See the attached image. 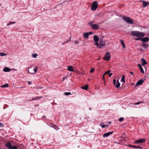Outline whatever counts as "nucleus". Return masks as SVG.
<instances>
[{"mask_svg": "<svg viewBox=\"0 0 149 149\" xmlns=\"http://www.w3.org/2000/svg\"><path fill=\"white\" fill-rule=\"evenodd\" d=\"M89 109L90 110H91V108H89Z\"/></svg>", "mask_w": 149, "mask_h": 149, "instance_id": "obj_53", "label": "nucleus"}, {"mask_svg": "<svg viewBox=\"0 0 149 149\" xmlns=\"http://www.w3.org/2000/svg\"><path fill=\"white\" fill-rule=\"evenodd\" d=\"M94 70L95 69L94 68H92L91 69L90 72L91 73H92L94 71Z\"/></svg>", "mask_w": 149, "mask_h": 149, "instance_id": "obj_40", "label": "nucleus"}, {"mask_svg": "<svg viewBox=\"0 0 149 149\" xmlns=\"http://www.w3.org/2000/svg\"><path fill=\"white\" fill-rule=\"evenodd\" d=\"M105 45V42L102 39H100L99 41L98 44L96 45L98 47L102 48V47L104 46Z\"/></svg>", "mask_w": 149, "mask_h": 149, "instance_id": "obj_6", "label": "nucleus"}, {"mask_svg": "<svg viewBox=\"0 0 149 149\" xmlns=\"http://www.w3.org/2000/svg\"><path fill=\"white\" fill-rule=\"evenodd\" d=\"M110 58L111 55L110 53L109 52H107L103 58V59L105 60L108 61Z\"/></svg>", "mask_w": 149, "mask_h": 149, "instance_id": "obj_7", "label": "nucleus"}, {"mask_svg": "<svg viewBox=\"0 0 149 149\" xmlns=\"http://www.w3.org/2000/svg\"><path fill=\"white\" fill-rule=\"evenodd\" d=\"M143 3V7H146L147 6L149 5V2H146L145 1H141Z\"/></svg>", "mask_w": 149, "mask_h": 149, "instance_id": "obj_13", "label": "nucleus"}, {"mask_svg": "<svg viewBox=\"0 0 149 149\" xmlns=\"http://www.w3.org/2000/svg\"><path fill=\"white\" fill-rule=\"evenodd\" d=\"M140 40L143 43L149 41V38L148 37L141 38H140Z\"/></svg>", "mask_w": 149, "mask_h": 149, "instance_id": "obj_8", "label": "nucleus"}, {"mask_svg": "<svg viewBox=\"0 0 149 149\" xmlns=\"http://www.w3.org/2000/svg\"><path fill=\"white\" fill-rule=\"evenodd\" d=\"M145 80L142 79H140L136 83V86L137 85H141L143 83L144 81Z\"/></svg>", "mask_w": 149, "mask_h": 149, "instance_id": "obj_11", "label": "nucleus"}, {"mask_svg": "<svg viewBox=\"0 0 149 149\" xmlns=\"http://www.w3.org/2000/svg\"><path fill=\"white\" fill-rule=\"evenodd\" d=\"M53 127L54 129H55V130H58L59 129V128L58 127H57V126H56L55 125H54V127Z\"/></svg>", "mask_w": 149, "mask_h": 149, "instance_id": "obj_32", "label": "nucleus"}, {"mask_svg": "<svg viewBox=\"0 0 149 149\" xmlns=\"http://www.w3.org/2000/svg\"><path fill=\"white\" fill-rule=\"evenodd\" d=\"M121 82H125V76L124 75H122V78L121 79Z\"/></svg>", "mask_w": 149, "mask_h": 149, "instance_id": "obj_25", "label": "nucleus"}, {"mask_svg": "<svg viewBox=\"0 0 149 149\" xmlns=\"http://www.w3.org/2000/svg\"><path fill=\"white\" fill-rule=\"evenodd\" d=\"M98 4L97 1L93 2L91 7V9L92 10L95 11L96 10Z\"/></svg>", "mask_w": 149, "mask_h": 149, "instance_id": "obj_4", "label": "nucleus"}, {"mask_svg": "<svg viewBox=\"0 0 149 149\" xmlns=\"http://www.w3.org/2000/svg\"><path fill=\"white\" fill-rule=\"evenodd\" d=\"M140 51H143V50L142 49H140Z\"/></svg>", "mask_w": 149, "mask_h": 149, "instance_id": "obj_52", "label": "nucleus"}, {"mask_svg": "<svg viewBox=\"0 0 149 149\" xmlns=\"http://www.w3.org/2000/svg\"><path fill=\"white\" fill-rule=\"evenodd\" d=\"M133 148H140V149L142 148L141 147L139 146H136L135 145H133Z\"/></svg>", "mask_w": 149, "mask_h": 149, "instance_id": "obj_28", "label": "nucleus"}, {"mask_svg": "<svg viewBox=\"0 0 149 149\" xmlns=\"http://www.w3.org/2000/svg\"><path fill=\"white\" fill-rule=\"evenodd\" d=\"M5 146L9 149H10L12 146L10 142H7L5 144Z\"/></svg>", "mask_w": 149, "mask_h": 149, "instance_id": "obj_15", "label": "nucleus"}, {"mask_svg": "<svg viewBox=\"0 0 149 149\" xmlns=\"http://www.w3.org/2000/svg\"><path fill=\"white\" fill-rule=\"evenodd\" d=\"M120 83L119 82V80H118L117 81V82L115 86L117 88H118L120 87Z\"/></svg>", "mask_w": 149, "mask_h": 149, "instance_id": "obj_20", "label": "nucleus"}, {"mask_svg": "<svg viewBox=\"0 0 149 149\" xmlns=\"http://www.w3.org/2000/svg\"><path fill=\"white\" fill-rule=\"evenodd\" d=\"M37 67H36L33 69H31V68H29L28 72L31 74H35L37 71Z\"/></svg>", "mask_w": 149, "mask_h": 149, "instance_id": "obj_5", "label": "nucleus"}, {"mask_svg": "<svg viewBox=\"0 0 149 149\" xmlns=\"http://www.w3.org/2000/svg\"><path fill=\"white\" fill-rule=\"evenodd\" d=\"M88 33L89 35H91V34H92V33H93L92 32H88Z\"/></svg>", "mask_w": 149, "mask_h": 149, "instance_id": "obj_49", "label": "nucleus"}, {"mask_svg": "<svg viewBox=\"0 0 149 149\" xmlns=\"http://www.w3.org/2000/svg\"><path fill=\"white\" fill-rule=\"evenodd\" d=\"M141 61L142 62L141 65L143 66H144L148 63L146 61V60L143 58H142Z\"/></svg>", "mask_w": 149, "mask_h": 149, "instance_id": "obj_14", "label": "nucleus"}, {"mask_svg": "<svg viewBox=\"0 0 149 149\" xmlns=\"http://www.w3.org/2000/svg\"><path fill=\"white\" fill-rule=\"evenodd\" d=\"M111 122H110V121H109V124H111Z\"/></svg>", "mask_w": 149, "mask_h": 149, "instance_id": "obj_54", "label": "nucleus"}, {"mask_svg": "<svg viewBox=\"0 0 149 149\" xmlns=\"http://www.w3.org/2000/svg\"><path fill=\"white\" fill-rule=\"evenodd\" d=\"M94 41L95 42V45H97L98 44V42L99 41V38L96 35H94L93 36Z\"/></svg>", "mask_w": 149, "mask_h": 149, "instance_id": "obj_10", "label": "nucleus"}, {"mask_svg": "<svg viewBox=\"0 0 149 149\" xmlns=\"http://www.w3.org/2000/svg\"><path fill=\"white\" fill-rule=\"evenodd\" d=\"M71 93L70 92H65V94L66 95H69L71 94Z\"/></svg>", "mask_w": 149, "mask_h": 149, "instance_id": "obj_38", "label": "nucleus"}, {"mask_svg": "<svg viewBox=\"0 0 149 149\" xmlns=\"http://www.w3.org/2000/svg\"><path fill=\"white\" fill-rule=\"evenodd\" d=\"M128 147L133 148V145H131V144H129V145H128Z\"/></svg>", "mask_w": 149, "mask_h": 149, "instance_id": "obj_45", "label": "nucleus"}, {"mask_svg": "<svg viewBox=\"0 0 149 149\" xmlns=\"http://www.w3.org/2000/svg\"><path fill=\"white\" fill-rule=\"evenodd\" d=\"M131 34L133 36L137 37H144L145 36L144 33L138 31H133L131 33Z\"/></svg>", "mask_w": 149, "mask_h": 149, "instance_id": "obj_1", "label": "nucleus"}, {"mask_svg": "<svg viewBox=\"0 0 149 149\" xmlns=\"http://www.w3.org/2000/svg\"><path fill=\"white\" fill-rule=\"evenodd\" d=\"M27 82L29 85H30L32 83L30 81H28Z\"/></svg>", "mask_w": 149, "mask_h": 149, "instance_id": "obj_47", "label": "nucleus"}, {"mask_svg": "<svg viewBox=\"0 0 149 149\" xmlns=\"http://www.w3.org/2000/svg\"><path fill=\"white\" fill-rule=\"evenodd\" d=\"M113 132H112V131H111V132H107V134H108V136H109V135H111V134H113Z\"/></svg>", "mask_w": 149, "mask_h": 149, "instance_id": "obj_39", "label": "nucleus"}, {"mask_svg": "<svg viewBox=\"0 0 149 149\" xmlns=\"http://www.w3.org/2000/svg\"><path fill=\"white\" fill-rule=\"evenodd\" d=\"M16 22H10L8 24H7V26H8L12 24L15 23Z\"/></svg>", "mask_w": 149, "mask_h": 149, "instance_id": "obj_27", "label": "nucleus"}, {"mask_svg": "<svg viewBox=\"0 0 149 149\" xmlns=\"http://www.w3.org/2000/svg\"><path fill=\"white\" fill-rule=\"evenodd\" d=\"M45 117V116H43V118L44 117Z\"/></svg>", "mask_w": 149, "mask_h": 149, "instance_id": "obj_56", "label": "nucleus"}, {"mask_svg": "<svg viewBox=\"0 0 149 149\" xmlns=\"http://www.w3.org/2000/svg\"><path fill=\"white\" fill-rule=\"evenodd\" d=\"M71 36H70V37H69L68 40H67L66 42H63L62 43V45H63L64 44L67 43L68 42H70L71 41Z\"/></svg>", "mask_w": 149, "mask_h": 149, "instance_id": "obj_23", "label": "nucleus"}, {"mask_svg": "<svg viewBox=\"0 0 149 149\" xmlns=\"http://www.w3.org/2000/svg\"><path fill=\"white\" fill-rule=\"evenodd\" d=\"M8 86H9L8 84H4V85H3L1 86V87L2 88H6V87H8Z\"/></svg>", "mask_w": 149, "mask_h": 149, "instance_id": "obj_26", "label": "nucleus"}, {"mask_svg": "<svg viewBox=\"0 0 149 149\" xmlns=\"http://www.w3.org/2000/svg\"><path fill=\"white\" fill-rule=\"evenodd\" d=\"M3 71L5 72H9L10 71V69L8 67H5L3 69Z\"/></svg>", "mask_w": 149, "mask_h": 149, "instance_id": "obj_19", "label": "nucleus"}, {"mask_svg": "<svg viewBox=\"0 0 149 149\" xmlns=\"http://www.w3.org/2000/svg\"><path fill=\"white\" fill-rule=\"evenodd\" d=\"M67 70L70 71H73L74 70L73 68V67L72 66H70L68 67Z\"/></svg>", "mask_w": 149, "mask_h": 149, "instance_id": "obj_18", "label": "nucleus"}, {"mask_svg": "<svg viewBox=\"0 0 149 149\" xmlns=\"http://www.w3.org/2000/svg\"><path fill=\"white\" fill-rule=\"evenodd\" d=\"M38 54H32V56L35 58H36Z\"/></svg>", "mask_w": 149, "mask_h": 149, "instance_id": "obj_34", "label": "nucleus"}, {"mask_svg": "<svg viewBox=\"0 0 149 149\" xmlns=\"http://www.w3.org/2000/svg\"><path fill=\"white\" fill-rule=\"evenodd\" d=\"M143 101H140V102H136V103H134V105H138V104H141V103H143Z\"/></svg>", "mask_w": 149, "mask_h": 149, "instance_id": "obj_29", "label": "nucleus"}, {"mask_svg": "<svg viewBox=\"0 0 149 149\" xmlns=\"http://www.w3.org/2000/svg\"><path fill=\"white\" fill-rule=\"evenodd\" d=\"M83 36L84 38H88V32L87 33H84L83 34Z\"/></svg>", "mask_w": 149, "mask_h": 149, "instance_id": "obj_17", "label": "nucleus"}, {"mask_svg": "<svg viewBox=\"0 0 149 149\" xmlns=\"http://www.w3.org/2000/svg\"><path fill=\"white\" fill-rule=\"evenodd\" d=\"M124 118L121 117L119 119V121L120 122L124 120Z\"/></svg>", "mask_w": 149, "mask_h": 149, "instance_id": "obj_36", "label": "nucleus"}, {"mask_svg": "<svg viewBox=\"0 0 149 149\" xmlns=\"http://www.w3.org/2000/svg\"><path fill=\"white\" fill-rule=\"evenodd\" d=\"M81 89H84L85 90H87L88 88V85H87L86 86H82L81 87Z\"/></svg>", "mask_w": 149, "mask_h": 149, "instance_id": "obj_21", "label": "nucleus"}, {"mask_svg": "<svg viewBox=\"0 0 149 149\" xmlns=\"http://www.w3.org/2000/svg\"><path fill=\"white\" fill-rule=\"evenodd\" d=\"M110 70H108L107 71L105 72V73H104V74H106L109 73H110Z\"/></svg>", "mask_w": 149, "mask_h": 149, "instance_id": "obj_42", "label": "nucleus"}, {"mask_svg": "<svg viewBox=\"0 0 149 149\" xmlns=\"http://www.w3.org/2000/svg\"><path fill=\"white\" fill-rule=\"evenodd\" d=\"M100 125L102 128H104L106 127H108V125H104L103 123H100Z\"/></svg>", "mask_w": 149, "mask_h": 149, "instance_id": "obj_22", "label": "nucleus"}, {"mask_svg": "<svg viewBox=\"0 0 149 149\" xmlns=\"http://www.w3.org/2000/svg\"><path fill=\"white\" fill-rule=\"evenodd\" d=\"M64 79H65V78H63V81L64 80Z\"/></svg>", "mask_w": 149, "mask_h": 149, "instance_id": "obj_55", "label": "nucleus"}, {"mask_svg": "<svg viewBox=\"0 0 149 149\" xmlns=\"http://www.w3.org/2000/svg\"><path fill=\"white\" fill-rule=\"evenodd\" d=\"M130 73H131V74H132V75H134L133 73V72H130Z\"/></svg>", "mask_w": 149, "mask_h": 149, "instance_id": "obj_51", "label": "nucleus"}, {"mask_svg": "<svg viewBox=\"0 0 149 149\" xmlns=\"http://www.w3.org/2000/svg\"><path fill=\"white\" fill-rule=\"evenodd\" d=\"M48 125L49 126L52 127H53L54 125L53 124L51 123L48 124Z\"/></svg>", "mask_w": 149, "mask_h": 149, "instance_id": "obj_33", "label": "nucleus"}, {"mask_svg": "<svg viewBox=\"0 0 149 149\" xmlns=\"http://www.w3.org/2000/svg\"><path fill=\"white\" fill-rule=\"evenodd\" d=\"M42 97H36L35 98H32V99L33 100H36L39 99V98Z\"/></svg>", "mask_w": 149, "mask_h": 149, "instance_id": "obj_35", "label": "nucleus"}, {"mask_svg": "<svg viewBox=\"0 0 149 149\" xmlns=\"http://www.w3.org/2000/svg\"><path fill=\"white\" fill-rule=\"evenodd\" d=\"M138 66L139 68L140 72L142 73H143V74L144 73V70H143L141 65H140V64H138Z\"/></svg>", "mask_w": 149, "mask_h": 149, "instance_id": "obj_16", "label": "nucleus"}, {"mask_svg": "<svg viewBox=\"0 0 149 149\" xmlns=\"http://www.w3.org/2000/svg\"><path fill=\"white\" fill-rule=\"evenodd\" d=\"M146 142V140L144 139H139L137 140H136L135 141L134 143L136 144L138 143H143Z\"/></svg>", "mask_w": 149, "mask_h": 149, "instance_id": "obj_9", "label": "nucleus"}, {"mask_svg": "<svg viewBox=\"0 0 149 149\" xmlns=\"http://www.w3.org/2000/svg\"><path fill=\"white\" fill-rule=\"evenodd\" d=\"M141 46L144 48L146 49L149 46V45L148 43L146 44L145 43H141Z\"/></svg>", "mask_w": 149, "mask_h": 149, "instance_id": "obj_12", "label": "nucleus"}, {"mask_svg": "<svg viewBox=\"0 0 149 149\" xmlns=\"http://www.w3.org/2000/svg\"><path fill=\"white\" fill-rule=\"evenodd\" d=\"M3 126L4 125L3 123H0V127Z\"/></svg>", "mask_w": 149, "mask_h": 149, "instance_id": "obj_43", "label": "nucleus"}, {"mask_svg": "<svg viewBox=\"0 0 149 149\" xmlns=\"http://www.w3.org/2000/svg\"><path fill=\"white\" fill-rule=\"evenodd\" d=\"M112 73H109V77H110L111 76H112Z\"/></svg>", "mask_w": 149, "mask_h": 149, "instance_id": "obj_48", "label": "nucleus"}, {"mask_svg": "<svg viewBox=\"0 0 149 149\" xmlns=\"http://www.w3.org/2000/svg\"><path fill=\"white\" fill-rule=\"evenodd\" d=\"M113 83L114 84V86H115L116 84V81L115 79H114L113 80Z\"/></svg>", "mask_w": 149, "mask_h": 149, "instance_id": "obj_41", "label": "nucleus"}, {"mask_svg": "<svg viewBox=\"0 0 149 149\" xmlns=\"http://www.w3.org/2000/svg\"><path fill=\"white\" fill-rule=\"evenodd\" d=\"M108 136H109L107 133H105L103 135V137L104 138H105V137H107Z\"/></svg>", "mask_w": 149, "mask_h": 149, "instance_id": "obj_31", "label": "nucleus"}, {"mask_svg": "<svg viewBox=\"0 0 149 149\" xmlns=\"http://www.w3.org/2000/svg\"><path fill=\"white\" fill-rule=\"evenodd\" d=\"M10 149H17V147L15 146H12Z\"/></svg>", "mask_w": 149, "mask_h": 149, "instance_id": "obj_30", "label": "nucleus"}, {"mask_svg": "<svg viewBox=\"0 0 149 149\" xmlns=\"http://www.w3.org/2000/svg\"><path fill=\"white\" fill-rule=\"evenodd\" d=\"M74 43L76 45H77L79 44V42L77 40L75 41Z\"/></svg>", "mask_w": 149, "mask_h": 149, "instance_id": "obj_44", "label": "nucleus"}, {"mask_svg": "<svg viewBox=\"0 0 149 149\" xmlns=\"http://www.w3.org/2000/svg\"><path fill=\"white\" fill-rule=\"evenodd\" d=\"M94 22V21L93 20L90 21L88 23V24L89 25L90 27H91L93 29L96 30H98L99 29V26L97 24H92V23Z\"/></svg>", "mask_w": 149, "mask_h": 149, "instance_id": "obj_2", "label": "nucleus"}, {"mask_svg": "<svg viewBox=\"0 0 149 149\" xmlns=\"http://www.w3.org/2000/svg\"><path fill=\"white\" fill-rule=\"evenodd\" d=\"M6 54L3 52H0V56H4Z\"/></svg>", "mask_w": 149, "mask_h": 149, "instance_id": "obj_37", "label": "nucleus"}, {"mask_svg": "<svg viewBox=\"0 0 149 149\" xmlns=\"http://www.w3.org/2000/svg\"><path fill=\"white\" fill-rule=\"evenodd\" d=\"M135 40H140V38H136V39H135Z\"/></svg>", "mask_w": 149, "mask_h": 149, "instance_id": "obj_50", "label": "nucleus"}, {"mask_svg": "<svg viewBox=\"0 0 149 149\" xmlns=\"http://www.w3.org/2000/svg\"><path fill=\"white\" fill-rule=\"evenodd\" d=\"M123 18L124 21L128 24H132L134 23L133 20L129 17L124 16Z\"/></svg>", "mask_w": 149, "mask_h": 149, "instance_id": "obj_3", "label": "nucleus"}, {"mask_svg": "<svg viewBox=\"0 0 149 149\" xmlns=\"http://www.w3.org/2000/svg\"><path fill=\"white\" fill-rule=\"evenodd\" d=\"M120 42L121 43L122 45V46L123 48H125V46L123 41V40H120Z\"/></svg>", "mask_w": 149, "mask_h": 149, "instance_id": "obj_24", "label": "nucleus"}, {"mask_svg": "<svg viewBox=\"0 0 149 149\" xmlns=\"http://www.w3.org/2000/svg\"><path fill=\"white\" fill-rule=\"evenodd\" d=\"M105 74L104 73L102 76V78L104 80V75Z\"/></svg>", "mask_w": 149, "mask_h": 149, "instance_id": "obj_46", "label": "nucleus"}]
</instances>
